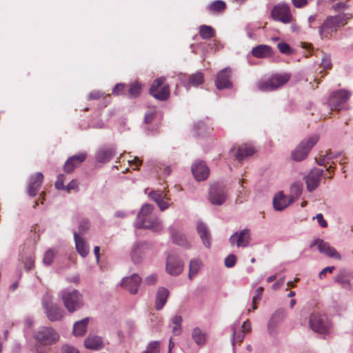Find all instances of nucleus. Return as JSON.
Segmentation results:
<instances>
[{
    "instance_id": "53",
    "label": "nucleus",
    "mask_w": 353,
    "mask_h": 353,
    "mask_svg": "<svg viewBox=\"0 0 353 353\" xmlns=\"http://www.w3.org/2000/svg\"><path fill=\"white\" fill-rule=\"evenodd\" d=\"M64 180L65 176L63 174H59L58 176L57 180L54 183L55 188L58 190H65V186L64 185Z\"/></svg>"
},
{
    "instance_id": "51",
    "label": "nucleus",
    "mask_w": 353,
    "mask_h": 353,
    "mask_svg": "<svg viewBox=\"0 0 353 353\" xmlns=\"http://www.w3.org/2000/svg\"><path fill=\"white\" fill-rule=\"evenodd\" d=\"M333 158L331 155L330 152H326L325 154L322 155V157L318 161V164L320 165H325L330 163V161Z\"/></svg>"
},
{
    "instance_id": "34",
    "label": "nucleus",
    "mask_w": 353,
    "mask_h": 353,
    "mask_svg": "<svg viewBox=\"0 0 353 353\" xmlns=\"http://www.w3.org/2000/svg\"><path fill=\"white\" fill-rule=\"evenodd\" d=\"M74 236L77 251L81 256L85 257L89 252L88 245L85 243L84 240L76 232L74 233Z\"/></svg>"
},
{
    "instance_id": "28",
    "label": "nucleus",
    "mask_w": 353,
    "mask_h": 353,
    "mask_svg": "<svg viewBox=\"0 0 353 353\" xmlns=\"http://www.w3.org/2000/svg\"><path fill=\"white\" fill-rule=\"evenodd\" d=\"M85 347L87 349L98 350L103 347L102 339L96 335L89 334L84 341Z\"/></svg>"
},
{
    "instance_id": "33",
    "label": "nucleus",
    "mask_w": 353,
    "mask_h": 353,
    "mask_svg": "<svg viewBox=\"0 0 353 353\" xmlns=\"http://www.w3.org/2000/svg\"><path fill=\"white\" fill-rule=\"evenodd\" d=\"M145 245V243H138L133 246L131 251V258L134 263H139L141 261Z\"/></svg>"
},
{
    "instance_id": "12",
    "label": "nucleus",
    "mask_w": 353,
    "mask_h": 353,
    "mask_svg": "<svg viewBox=\"0 0 353 353\" xmlns=\"http://www.w3.org/2000/svg\"><path fill=\"white\" fill-rule=\"evenodd\" d=\"M251 241L250 232L248 229H244L240 232H236L229 239L232 246L236 245L238 248H246Z\"/></svg>"
},
{
    "instance_id": "6",
    "label": "nucleus",
    "mask_w": 353,
    "mask_h": 353,
    "mask_svg": "<svg viewBox=\"0 0 353 353\" xmlns=\"http://www.w3.org/2000/svg\"><path fill=\"white\" fill-rule=\"evenodd\" d=\"M319 137L312 135L307 140H304L292 152V158L296 161H301L305 159L312 149L317 143Z\"/></svg>"
},
{
    "instance_id": "23",
    "label": "nucleus",
    "mask_w": 353,
    "mask_h": 353,
    "mask_svg": "<svg viewBox=\"0 0 353 353\" xmlns=\"http://www.w3.org/2000/svg\"><path fill=\"white\" fill-rule=\"evenodd\" d=\"M192 172L196 181H203L208 177L209 169L204 162L199 161L192 165Z\"/></svg>"
},
{
    "instance_id": "9",
    "label": "nucleus",
    "mask_w": 353,
    "mask_h": 353,
    "mask_svg": "<svg viewBox=\"0 0 353 353\" xmlns=\"http://www.w3.org/2000/svg\"><path fill=\"white\" fill-rule=\"evenodd\" d=\"M309 323L312 330L321 334L327 332L330 327L327 317L319 313L311 314Z\"/></svg>"
},
{
    "instance_id": "5",
    "label": "nucleus",
    "mask_w": 353,
    "mask_h": 353,
    "mask_svg": "<svg viewBox=\"0 0 353 353\" xmlns=\"http://www.w3.org/2000/svg\"><path fill=\"white\" fill-rule=\"evenodd\" d=\"M150 94L159 101H165L170 97V88L165 83V78L163 77L156 79L152 83Z\"/></svg>"
},
{
    "instance_id": "60",
    "label": "nucleus",
    "mask_w": 353,
    "mask_h": 353,
    "mask_svg": "<svg viewBox=\"0 0 353 353\" xmlns=\"http://www.w3.org/2000/svg\"><path fill=\"white\" fill-rule=\"evenodd\" d=\"M157 281V276L156 274H151L147 276L145 279V282L148 285H154Z\"/></svg>"
},
{
    "instance_id": "24",
    "label": "nucleus",
    "mask_w": 353,
    "mask_h": 353,
    "mask_svg": "<svg viewBox=\"0 0 353 353\" xmlns=\"http://www.w3.org/2000/svg\"><path fill=\"white\" fill-rule=\"evenodd\" d=\"M46 314L50 321H57L63 319L64 311L57 304L46 305Z\"/></svg>"
},
{
    "instance_id": "17",
    "label": "nucleus",
    "mask_w": 353,
    "mask_h": 353,
    "mask_svg": "<svg viewBox=\"0 0 353 353\" xmlns=\"http://www.w3.org/2000/svg\"><path fill=\"white\" fill-rule=\"evenodd\" d=\"M318 245V249L320 252L325 254L328 257L335 258L338 260L341 259L340 254L332 247L330 246V245L323 241L321 239H317L312 243L311 247L314 245Z\"/></svg>"
},
{
    "instance_id": "46",
    "label": "nucleus",
    "mask_w": 353,
    "mask_h": 353,
    "mask_svg": "<svg viewBox=\"0 0 353 353\" xmlns=\"http://www.w3.org/2000/svg\"><path fill=\"white\" fill-rule=\"evenodd\" d=\"M335 281L341 284L343 288L346 289L350 288V280L348 279L347 276L341 273L339 275H337L335 279Z\"/></svg>"
},
{
    "instance_id": "26",
    "label": "nucleus",
    "mask_w": 353,
    "mask_h": 353,
    "mask_svg": "<svg viewBox=\"0 0 353 353\" xmlns=\"http://www.w3.org/2000/svg\"><path fill=\"white\" fill-rule=\"evenodd\" d=\"M169 231L172 235V241L174 243L184 248H190L191 247L190 242L188 241L187 238L183 234L176 230L173 227H170Z\"/></svg>"
},
{
    "instance_id": "7",
    "label": "nucleus",
    "mask_w": 353,
    "mask_h": 353,
    "mask_svg": "<svg viewBox=\"0 0 353 353\" xmlns=\"http://www.w3.org/2000/svg\"><path fill=\"white\" fill-rule=\"evenodd\" d=\"M36 341L43 345H52L59 340V335L53 328L41 327L34 335Z\"/></svg>"
},
{
    "instance_id": "31",
    "label": "nucleus",
    "mask_w": 353,
    "mask_h": 353,
    "mask_svg": "<svg viewBox=\"0 0 353 353\" xmlns=\"http://www.w3.org/2000/svg\"><path fill=\"white\" fill-rule=\"evenodd\" d=\"M285 317V311L282 309L277 310L271 317L268 323V332L273 334L275 332V327Z\"/></svg>"
},
{
    "instance_id": "19",
    "label": "nucleus",
    "mask_w": 353,
    "mask_h": 353,
    "mask_svg": "<svg viewBox=\"0 0 353 353\" xmlns=\"http://www.w3.org/2000/svg\"><path fill=\"white\" fill-rule=\"evenodd\" d=\"M135 225L139 228H145L153 232H159L163 229L161 221L156 216H149L145 222H136Z\"/></svg>"
},
{
    "instance_id": "27",
    "label": "nucleus",
    "mask_w": 353,
    "mask_h": 353,
    "mask_svg": "<svg viewBox=\"0 0 353 353\" xmlns=\"http://www.w3.org/2000/svg\"><path fill=\"white\" fill-rule=\"evenodd\" d=\"M169 290L163 287L158 288L156 294L155 308L157 310H161L165 305L169 296Z\"/></svg>"
},
{
    "instance_id": "10",
    "label": "nucleus",
    "mask_w": 353,
    "mask_h": 353,
    "mask_svg": "<svg viewBox=\"0 0 353 353\" xmlns=\"http://www.w3.org/2000/svg\"><path fill=\"white\" fill-rule=\"evenodd\" d=\"M271 17L274 20L281 21L283 23H290L292 19L290 7L285 4H278L275 6L271 11Z\"/></svg>"
},
{
    "instance_id": "1",
    "label": "nucleus",
    "mask_w": 353,
    "mask_h": 353,
    "mask_svg": "<svg viewBox=\"0 0 353 353\" xmlns=\"http://www.w3.org/2000/svg\"><path fill=\"white\" fill-rule=\"evenodd\" d=\"M347 23V18L344 14L327 17L319 28V36L322 39H330L338 29Z\"/></svg>"
},
{
    "instance_id": "42",
    "label": "nucleus",
    "mask_w": 353,
    "mask_h": 353,
    "mask_svg": "<svg viewBox=\"0 0 353 353\" xmlns=\"http://www.w3.org/2000/svg\"><path fill=\"white\" fill-rule=\"evenodd\" d=\"M201 267V262L199 259H192L189 264V274L188 277L192 279L195 275L199 272Z\"/></svg>"
},
{
    "instance_id": "25",
    "label": "nucleus",
    "mask_w": 353,
    "mask_h": 353,
    "mask_svg": "<svg viewBox=\"0 0 353 353\" xmlns=\"http://www.w3.org/2000/svg\"><path fill=\"white\" fill-rule=\"evenodd\" d=\"M252 54L256 58L267 59L273 56L274 51L270 46L261 44L252 48Z\"/></svg>"
},
{
    "instance_id": "55",
    "label": "nucleus",
    "mask_w": 353,
    "mask_h": 353,
    "mask_svg": "<svg viewBox=\"0 0 353 353\" xmlns=\"http://www.w3.org/2000/svg\"><path fill=\"white\" fill-rule=\"evenodd\" d=\"M79 189V183L77 180H72L65 188V190L67 192H70L71 190L77 191Z\"/></svg>"
},
{
    "instance_id": "54",
    "label": "nucleus",
    "mask_w": 353,
    "mask_h": 353,
    "mask_svg": "<svg viewBox=\"0 0 353 353\" xmlns=\"http://www.w3.org/2000/svg\"><path fill=\"white\" fill-rule=\"evenodd\" d=\"M128 162L129 165L133 168V170H138L139 167L142 164V161L140 160L137 157H134L133 159H128Z\"/></svg>"
},
{
    "instance_id": "63",
    "label": "nucleus",
    "mask_w": 353,
    "mask_h": 353,
    "mask_svg": "<svg viewBox=\"0 0 353 353\" xmlns=\"http://www.w3.org/2000/svg\"><path fill=\"white\" fill-rule=\"evenodd\" d=\"M241 330L245 334L251 331V324L248 320L243 322Z\"/></svg>"
},
{
    "instance_id": "64",
    "label": "nucleus",
    "mask_w": 353,
    "mask_h": 353,
    "mask_svg": "<svg viewBox=\"0 0 353 353\" xmlns=\"http://www.w3.org/2000/svg\"><path fill=\"white\" fill-rule=\"evenodd\" d=\"M334 270V266L327 267V268L323 269L319 273V277L321 279H323L324 276H325L326 273H327V272H329L330 273H332Z\"/></svg>"
},
{
    "instance_id": "30",
    "label": "nucleus",
    "mask_w": 353,
    "mask_h": 353,
    "mask_svg": "<svg viewBox=\"0 0 353 353\" xmlns=\"http://www.w3.org/2000/svg\"><path fill=\"white\" fill-rule=\"evenodd\" d=\"M255 150L250 144L244 143L239 146L235 157L239 161H241L244 158L254 154Z\"/></svg>"
},
{
    "instance_id": "47",
    "label": "nucleus",
    "mask_w": 353,
    "mask_h": 353,
    "mask_svg": "<svg viewBox=\"0 0 353 353\" xmlns=\"http://www.w3.org/2000/svg\"><path fill=\"white\" fill-rule=\"evenodd\" d=\"M159 341H152L148 345L146 350L142 353H159Z\"/></svg>"
},
{
    "instance_id": "18",
    "label": "nucleus",
    "mask_w": 353,
    "mask_h": 353,
    "mask_svg": "<svg viewBox=\"0 0 353 353\" xmlns=\"http://www.w3.org/2000/svg\"><path fill=\"white\" fill-rule=\"evenodd\" d=\"M43 180V176L41 172H37L30 177L28 184V194L30 196H34L39 190Z\"/></svg>"
},
{
    "instance_id": "8",
    "label": "nucleus",
    "mask_w": 353,
    "mask_h": 353,
    "mask_svg": "<svg viewBox=\"0 0 353 353\" xmlns=\"http://www.w3.org/2000/svg\"><path fill=\"white\" fill-rule=\"evenodd\" d=\"M350 96L351 93L345 90H339L333 92L328 100V104L331 110L335 111L341 110Z\"/></svg>"
},
{
    "instance_id": "38",
    "label": "nucleus",
    "mask_w": 353,
    "mask_h": 353,
    "mask_svg": "<svg viewBox=\"0 0 353 353\" xmlns=\"http://www.w3.org/2000/svg\"><path fill=\"white\" fill-rule=\"evenodd\" d=\"M199 32L203 39H210L216 35L215 30L212 26L208 25L200 26Z\"/></svg>"
},
{
    "instance_id": "13",
    "label": "nucleus",
    "mask_w": 353,
    "mask_h": 353,
    "mask_svg": "<svg viewBox=\"0 0 353 353\" xmlns=\"http://www.w3.org/2000/svg\"><path fill=\"white\" fill-rule=\"evenodd\" d=\"M323 170L319 168L312 169L305 177L307 189L309 192L315 190L319 185Z\"/></svg>"
},
{
    "instance_id": "50",
    "label": "nucleus",
    "mask_w": 353,
    "mask_h": 353,
    "mask_svg": "<svg viewBox=\"0 0 353 353\" xmlns=\"http://www.w3.org/2000/svg\"><path fill=\"white\" fill-rule=\"evenodd\" d=\"M277 48L281 53L285 54H290L292 53V51L290 46L288 43L284 42L279 43L277 45Z\"/></svg>"
},
{
    "instance_id": "39",
    "label": "nucleus",
    "mask_w": 353,
    "mask_h": 353,
    "mask_svg": "<svg viewBox=\"0 0 353 353\" xmlns=\"http://www.w3.org/2000/svg\"><path fill=\"white\" fill-rule=\"evenodd\" d=\"M88 322V318H85L79 321L76 322L73 327L74 334L75 336H83L86 332Z\"/></svg>"
},
{
    "instance_id": "49",
    "label": "nucleus",
    "mask_w": 353,
    "mask_h": 353,
    "mask_svg": "<svg viewBox=\"0 0 353 353\" xmlns=\"http://www.w3.org/2000/svg\"><path fill=\"white\" fill-rule=\"evenodd\" d=\"M126 90V85L123 83H118L117 84L114 88L112 89V94L114 95H123L125 94V92Z\"/></svg>"
},
{
    "instance_id": "57",
    "label": "nucleus",
    "mask_w": 353,
    "mask_h": 353,
    "mask_svg": "<svg viewBox=\"0 0 353 353\" xmlns=\"http://www.w3.org/2000/svg\"><path fill=\"white\" fill-rule=\"evenodd\" d=\"M103 93L99 90H93L92 91L88 96V99L90 100H97L99 99L103 96Z\"/></svg>"
},
{
    "instance_id": "4",
    "label": "nucleus",
    "mask_w": 353,
    "mask_h": 353,
    "mask_svg": "<svg viewBox=\"0 0 353 353\" xmlns=\"http://www.w3.org/2000/svg\"><path fill=\"white\" fill-rule=\"evenodd\" d=\"M64 307L70 313L80 310L83 305V295L77 290H64L61 292Z\"/></svg>"
},
{
    "instance_id": "21",
    "label": "nucleus",
    "mask_w": 353,
    "mask_h": 353,
    "mask_svg": "<svg viewBox=\"0 0 353 353\" xmlns=\"http://www.w3.org/2000/svg\"><path fill=\"white\" fill-rule=\"evenodd\" d=\"M141 281V277L134 274L131 276L124 278L122 280L121 286L128 290L130 294H135L138 292Z\"/></svg>"
},
{
    "instance_id": "41",
    "label": "nucleus",
    "mask_w": 353,
    "mask_h": 353,
    "mask_svg": "<svg viewBox=\"0 0 353 353\" xmlns=\"http://www.w3.org/2000/svg\"><path fill=\"white\" fill-rule=\"evenodd\" d=\"M192 337L198 345H203L206 341L205 334L199 327L193 329Z\"/></svg>"
},
{
    "instance_id": "14",
    "label": "nucleus",
    "mask_w": 353,
    "mask_h": 353,
    "mask_svg": "<svg viewBox=\"0 0 353 353\" xmlns=\"http://www.w3.org/2000/svg\"><path fill=\"white\" fill-rule=\"evenodd\" d=\"M231 71L225 68L220 71L215 79V85L218 90L230 89L232 88V83L230 80Z\"/></svg>"
},
{
    "instance_id": "22",
    "label": "nucleus",
    "mask_w": 353,
    "mask_h": 353,
    "mask_svg": "<svg viewBox=\"0 0 353 353\" xmlns=\"http://www.w3.org/2000/svg\"><path fill=\"white\" fill-rule=\"evenodd\" d=\"M183 270V263L174 256H168L166 270L171 275L180 274Z\"/></svg>"
},
{
    "instance_id": "56",
    "label": "nucleus",
    "mask_w": 353,
    "mask_h": 353,
    "mask_svg": "<svg viewBox=\"0 0 353 353\" xmlns=\"http://www.w3.org/2000/svg\"><path fill=\"white\" fill-rule=\"evenodd\" d=\"M321 59V61L319 63V66H332V62L329 55L323 53Z\"/></svg>"
},
{
    "instance_id": "40",
    "label": "nucleus",
    "mask_w": 353,
    "mask_h": 353,
    "mask_svg": "<svg viewBox=\"0 0 353 353\" xmlns=\"http://www.w3.org/2000/svg\"><path fill=\"white\" fill-rule=\"evenodd\" d=\"M210 128L202 121H198L194 123L192 128V134L194 137L203 136L208 132Z\"/></svg>"
},
{
    "instance_id": "2",
    "label": "nucleus",
    "mask_w": 353,
    "mask_h": 353,
    "mask_svg": "<svg viewBox=\"0 0 353 353\" xmlns=\"http://www.w3.org/2000/svg\"><path fill=\"white\" fill-rule=\"evenodd\" d=\"M290 77V73L274 74L267 79L259 80L256 86L262 92L274 91L286 84Z\"/></svg>"
},
{
    "instance_id": "16",
    "label": "nucleus",
    "mask_w": 353,
    "mask_h": 353,
    "mask_svg": "<svg viewBox=\"0 0 353 353\" xmlns=\"http://www.w3.org/2000/svg\"><path fill=\"white\" fill-rule=\"evenodd\" d=\"M149 196L157 204L161 211H164L169 208L170 203L168 201L170 199L167 193L160 190H155L152 191L149 194Z\"/></svg>"
},
{
    "instance_id": "48",
    "label": "nucleus",
    "mask_w": 353,
    "mask_h": 353,
    "mask_svg": "<svg viewBox=\"0 0 353 353\" xmlns=\"http://www.w3.org/2000/svg\"><path fill=\"white\" fill-rule=\"evenodd\" d=\"M55 256V252L53 250H48L46 252L43 256V263L46 265H50Z\"/></svg>"
},
{
    "instance_id": "20",
    "label": "nucleus",
    "mask_w": 353,
    "mask_h": 353,
    "mask_svg": "<svg viewBox=\"0 0 353 353\" xmlns=\"http://www.w3.org/2000/svg\"><path fill=\"white\" fill-rule=\"evenodd\" d=\"M115 153L116 149L113 146H103L97 151L95 159L97 162L105 163L109 162Z\"/></svg>"
},
{
    "instance_id": "58",
    "label": "nucleus",
    "mask_w": 353,
    "mask_h": 353,
    "mask_svg": "<svg viewBox=\"0 0 353 353\" xmlns=\"http://www.w3.org/2000/svg\"><path fill=\"white\" fill-rule=\"evenodd\" d=\"M263 292V288L259 287L255 291V294L253 297V302H259L261 301L262 297V294Z\"/></svg>"
},
{
    "instance_id": "59",
    "label": "nucleus",
    "mask_w": 353,
    "mask_h": 353,
    "mask_svg": "<svg viewBox=\"0 0 353 353\" xmlns=\"http://www.w3.org/2000/svg\"><path fill=\"white\" fill-rule=\"evenodd\" d=\"M23 263H24V268L27 270H31L34 267V260L32 257H28V258L26 259V260L23 262Z\"/></svg>"
},
{
    "instance_id": "11",
    "label": "nucleus",
    "mask_w": 353,
    "mask_h": 353,
    "mask_svg": "<svg viewBox=\"0 0 353 353\" xmlns=\"http://www.w3.org/2000/svg\"><path fill=\"white\" fill-rule=\"evenodd\" d=\"M227 192L225 186L220 184H214L210 187L209 200L214 205H222L227 199Z\"/></svg>"
},
{
    "instance_id": "61",
    "label": "nucleus",
    "mask_w": 353,
    "mask_h": 353,
    "mask_svg": "<svg viewBox=\"0 0 353 353\" xmlns=\"http://www.w3.org/2000/svg\"><path fill=\"white\" fill-rule=\"evenodd\" d=\"M316 219L318 221V223H319V225L322 227V228H327V221L324 219L323 218V216L322 214L319 213L316 215Z\"/></svg>"
},
{
    "instance_id": "3",
    "label": "nucleus",
    "mask_w": 353,
    "mask_h": 353,
    "mask_svg": "<svg viewBox=\"0 0 353 353\" xmlns=\"http://www.w3.org/2000/svg\"><path fill=\"white\" fill-rule=\"evenodd\" d=\"M290 77V73L274 74L267 79L259 80L256 86L262 92L274 91L286 84Z\"/></svg>"
},
{
    "instance_id": "52",
    "label": "nucleus",
    "mask_w": 353,
    "mask_h": 353,
    "mask_svg": "<svg viewBox=\"0 0 353 353\" xmlns=\"http://www.w3.org/2000/svg\"><path fill=\"white\" fill-rule=\"evenodd\" d=\"M236 262V256L234 254L228 255L225 259V265L227 268H232Z\"/></svg>"
},
{
    "instance_id": "62",
    "label": "nucleus",
    "mask_w": 353,
    "mask_h": 353,
    "mask_svg": "<svg viewBox=\"0 0 353 353\" xmlns=\"http://www.w3.org/2000/svg\"><path fill=\"white\" fill-rule=\"evenodd\" d=\"M90 228V223L88 221H83L79 225V232L82 233L85 232Z\"/></svg>"
},
{
    "instance_id": "15",
    "label": "nucleus",
    "mask_w": 353,
    "mask_h": 353,
    "mask_svg": "<svg viewBox=\"0 0 353 353\" xmlns=\"http://www.w3.org/2000/svg\"><path fill=\"white\" fill-rule=\"evenodd\" d=\"M87 154L85 152H80L76 155H73L68 159L63 166V170L66 173L72 172L77 168L85 160Z\"/></svg>"
},
{
    "instance_id": "35",
    "label": "nucleus",
    "mask_w": 353,
    "mask_h": 353,
    "mask_svg": "<svg viewBox=\"0 0 353 353\" xmlns=\"http://www.w3.org/2000/svg\"><path fill=\"white\" fill-rule=\"evenodd\" d=\"M154 210V206L151 204L146 203L140 210L139 212L137 215V219L136 222H145V221L148 219L149 216H153L152 214V211Z\"/></svg>"
},
{
    "instance_id": "37",
    "label": "nucleus",
    "mask_w": 353,
    "mask_h": 353,
    "mask_svg": "<svg viewBox=\"0 0 353 353\" xmlns=\"http://www.w3.org/2000/svg\"><path fill=\"white\" fill-rule=\"evenodd\" d=\"M209 12L212 14L222 13L226 9V4L224 1L216 0L211 3L207 8Z\"/></svg>"
},
{
    "instance_id": "29",
    "label": "nucleus",
    "mask_w": 353,
    "mask_h": 353,
    "mask_svg": "<svg viewBox=\"0 0 353 353\" xmlns=\"http://www.w3.org/2000/svg\"><path fill=\"white\" fill-rule=\"evenodd\" d=\"M292 202L293 201L289 196H285L283 192H279L273 199V205L276 210H283Z\"/></svg>"
},
{
    "instance_id": "36",
    "label": "nucleus",
    "mask_w": 353,
    "mask_h": 353,
    "mask_svg": "<svg viewBox=\"0 0 353 353\" xmlns=\"http://www.w3.org/2000/svg\"><path fill=\"white\" fill-rule=\"evenodd\" d=\"M126 89L128 97L137 98L141 94L142 85L139 81H134L126 85Z\"/></svg>"
},
{
    "instance_id": "45",
    "label": "nucleus",
    "mask_w": 353,
    "mask_h": 353,
    "mask_svg": "<svg viewBox=\"0 0 353 353\" xmlns=\"http://www.w3.org/2000/svg\"><path fill=\"white\" fill-rule=\"evenodd\" d=\"M203 75L201 72H196L190 75L188 78V83L192 86H198L203 83Z\"/></svg>"
},
{
    "instance_id": "32",
    "label": "nucleus",
    "mask_w": 353,
    "mask_h": 353,
    "mask_svg": "<svg viewBox=\"0 0 353 353\" xmlns=\"http://www.w3.org/2000/svg\"><path fill=\"white\" fill-rule=\"evenodd\" d=\"M197 232L202 240L203 245L209 248L210 247L211 236L206 225L202 222H198L196 225Z\"/></svg>"
},
{
    "instance_id": "44",
    "label": "nucleus",
    "mask_w": 353,
    "mask_h": 353,
    "mask_svg": "<svg viewBox=\"0 0 353 353\" xmlns=\"http://www.w3.org/2000/svg\"><path fill=\"white\" fill-rule=\"evenodd\" d=\"M232 330L233 332L232 345H234L235 343H241L245 338V333H244L243 331L240 330H237L236 325H232Z\"/></svg>"
},
{
    "instance_id": "43",
    "label": "nucleus",
    "mask_w": 353,
    "mask_h": 353,
    "mask_svg": "<svg viewBox=\"0 0 353 353\" xmlns=\"http://www.w3.org/2000/svg\"><path fill=\"white\" fill-rule=\"evenodd\" d=\"M303 185L301 183H294L290 187L289 197L294 201L302 194Z\"/></svg>"
}]
</instances>
